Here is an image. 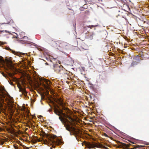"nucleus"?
Returning a JSON list of instances; mask_svg holds the SVG:
<instances>
[{
	"label": "nucleus",
	"instance_id": "f257e3e1",
	"mask_svg": "<svg viewBox=\"0 0 149 149\" xmlns=\"http://www.w3.org/2000/svg\"><path fill=\"white\" fill-rule=\"evenodd\" d=\"M4 88L0 85V105L2 107L4 100L7 101L8 106V110L11 114H13L16 109L13 97L9 96L8 98H5V93L3 91Z\"/></svg>",
	"mask_w": 149,
	"mask_h": 149
},
{
	"label": "nucleus",
	"instance_id": "f03ea898",
	"mask_svg": "<svg viewBox=\"0 0 149 149\" xmlns=\"http://www.w3.org/2000/svg\"><path fill=\"white\" fill-rule=\"evenodd\" d=\"M13 58L11 57H6L5 58V61L2 59V57L0 56V63H4L5 68L6 70L11 69L13 67L12 60Z\"/></svg>",
	"mask_w": 149,
	"mask_h": 149
},
{
	"label": "nucleus",
	"instance_id": "7ed1b4c3",
	"mask_svg": "<svg viewBox=\"0 0 149 149\" xmlns=\"http://www.w3.org/2000/svg\"><path fill=\"white\" fill-rule=\"evenodd\" d=\"M54 43L57 49L60 51L68 49L69 45L68 43L61 40L56 41Z\"/></svg>",
	"mask_w": 149,
	"mask_h": 149
},
{
	"label": "nucleus",
	"instance_id": "20e7f679",
	"mask_svg": "<svg viewBox=\"0 0 149 149\" xmlns=\"http://www.w3.org/2000/svg\"><path fill=\"white\" fill-rule=\"evenodd\" d=\"M42 136L44 137H47V138L46 139H42V140L44 141V142L45 144H50V145H52V146H54V145H57V143L56 142V140H55L53 138L49 137L48 135L45 133L43 134Z\"/></svg>",
	"mask_w": 149,
	"mask_h": 149
},
{
	"label": "nucleus",
	"instance_id": "39448f33",
	"mask_svg": "<svg viewBox=\"0 0 149 149\" xmlns=\"http://www.w3.org/2000/svg\"><path fill=\"white\" fill-rule=\"evenodd\" d=\"M71 114V111L68 109L65 108H64L61 113V115H62L63 117L68 118L71 121H73V119L70 116Z\"/></svg>",
	"mask_w": 149,
	"mask_h": 149
},
{
	"label": "nucleus",
	"instance_id": "423d86ee",
	"mask_svg": "<svg viewBox=\"0 0 149 149\" xmlns=\"http://www.w3.org/2000/svg\"><path fill=\"white\" fill-rule=\"evenodd\" d=\"M54 69L55 72L59 74L60 75L65 69L62 65L58 64L54 65Z\"/></svg>",
	"mask_w": 149,
	"mask_h": 149
},
{
	"label": "nucleus",
	"instance_id": "0eeeda50",
	"mask_svg": "<svg viewBox=\"0 0 149 149\" xmlns=\"http://www.w3.org/2000/svg\"><path fill=\"white\" fill-rule=\"evenodd\" d=\"M88 145L89 148H93L95 147L100 148H103L106 149L107 148V147H106L99 143H94L93 144L89 143Z\"/></svg>",
	"mask_w": 149,
	"mask_h": 149
},
{
	"label": "nucleus",
	"instance_id": "6e6552de",
	"mask_svg": "<svg viewBox=\"0 0 149 149\" xmlns=\"http://www.w3.org/2000/svg\"><path fill=\"white\" fill-rule=\"evenodd\" d=\"M69 72H68L65 69L60 75L62 79L67 80V79L69 77Z\"/></svg>",
	"mask_w": 149,
	"mask_h": 149
},
{
	"label": "nucleus",
	"instance_id": "1a4fd4ad",
	"mask_svg": "<svg viewBox=\"0 0 149 149\" xmlns=\"http://www.w3.org/2000/svg\"><path fill=\"white\" fill-rule=\"evenodd\" d=\"M58 118L61 120L62 123L64 125V127H65L66 130L70 132V134L71 135L72 134L71 132V127L70 126V123H65V122H64L63 120H62V119H60V117H59Z\"/></svg>",
	"mask_w": 149,
	"mask_h": 149
},
{
	"label": "nucleus",
	"instance_id": "9d476101",
	"mask_svg": "<svg viewBox=\"0 0 149 149\" xmlns=\"http://www.w3.org/2000/svg\"><path fill=\"white\" fill-rule=\"evenodd\" d=\"M17 87L19 89V91L22 93V94L25 96H26L27 95V92L26 91L25 88H24L22 87L21 86L20 84H17Z\"/></svg>",
	"mask_w": 149,
	"mask_h": 149
},
{
	"label": "nucleus",
	"instance_id": "9b49d317",
	"mask_svg": "<svg viewBox=\"0 0 149 149\" xmlns=\"http://www.w3.org/2000/svg\"><path fill=\"white\" fill-rule=\"evenodd\" d=\"M23 39V40H22L21 41V42L22 44H31L33 43V42H29L27 41L28 40H29L28 38L26 36H24L22 38Z\"/></svg>",
	"mask_w": 149,
	"mask_h": 149
},
{
	"label": "nucleus",
	"instance_id": "f8f14e48",
	"mask_svg": "<svg viewBox=\"0 0 149 149\" xmlns=\"http://www.w3.org/2000/svg\"><path fill=\"white\" fill-rule=\"evenodd\" d=\"M45 82L46 84H47V85H44V88L46 89H49L50 88L49 84L50 83V81L46 79L45 80Z\"/></svg>",
	"mask_w": 149,
	"mask_h": 149
},
{
	"label": "nucleus",
	"instance_id": "ddd939ff",
	"mask_svg": "<svg viewBox=\"0 0 149 149\" xmlns=\"http://www.w3.org/2000/svg\"><path fill=\"white\" fill-rule=\"evenodd\" d=\"M59 117L61 118V119H62V120H63L64 122H65V123H70L71 124H72L71 121L67 119V118H65L64 117H63V116H59Z\"/></svg>",
	"mask_w": 149,
	"mask_h": 149
},
{
	"label": "nucleus",
	"instance_id": "4468645a",
	"mask_svg": "<svg viewBox=\"0 0 149 149\" xmlns=\"http://www.w3.org/2000/svg\"><path fill=\"white\" fill-rule=\"evenodd\" d=\"M144 148L143 149H149V148H147L148 147L147 146H144L141 145H137L136 146H134V147L133 148H132V149H136L137 148Z\"/></svg>",
	"mask_w": 149,
	"mask_h": 149
},
{
	"label": "nucleus",
	"instance_id": "2eb2a0df",
	"mask_svg": "<svg viewBox=\"0 0 149 149\" xmlns=\"http://www.w3.org/2000/svg\"><path fill=\"white\" fill-rule=\"evenodd\" d=\"M54 112L58 116H61V115L62 112L58 110L57 109L54 110Z\"/></svg>",
	"mask_w": 149,
	"mask_h": 149
},
{
	"label": "nucleus",
	"instance_id": "dca6fc26",
	"mask_svg": "<svg viewBox=\"0 0 149 149\" xmlns=\"http://www.w3.org/2000/svg\"><path fill=\"white\" fill-rule=\"evenodd\" d=\"M33 142L35 143L37 142L40 141V140L36 136H34L33 139Z\"/></svg>",
	"mask_w": 149,
	"mask_h": 149
},
{
	"label": "nucleus",
	"instance_id": "f3484780",
	"mask_svg": "<svg viewBox=\"0 0 149 149\" xmlns=\"http://www.w3.org/2000/svg\"><path fill=\"white\" fill-rule=\"evenodd\" d=\"M99 77L100 79L104 80L105 79L106 76L104 74H101L99 75Z\"/></svg>",
	"mask_w": 149,
	"mask_h": 149
},
{
	"label": "nucleus",
	"instance_id": "a211bd4d",
	"mask_svg": "<svg viewBox=\"0 0 149 149\" xmlns=\"http://www.w3.org/2000/svg\"><path fill=\"white\" fill-rule=\"evenodd\" d=\"M56 102L60 105H62L63 104V100L61 98L57 99Z\"/></svg>",
	"mask_w": 149,
	"mask_h": 149
},
{
	"label": "nucleus",
	"instance_id": "6ab92c4d",
	"mask_svg": "<svg viewBox=\"0 0 149 149\" xmlns=\"http://www.w3.org/2000/svg\"><path fill=\"white\" fill-rule=\"evenodd\" d=\"M76 131V129L74 127H71V132H75Z\"/></svg>",
	"mask_w": 149,
	"mask_h": 149
},
{
	"label": "nucleus",
	"instance_id": "aec40b11",
	"mask_svg": "<svg viewBox=\"0 0 149 149\" xmlns=\"http://www.w3.org/2000/svg\"><path fill=\"white\" fill-rule=\"evenodd\" d=\"M134 59L135 60H137L138 61H139V57L138 56H134Z\"/></svg>",
	"mask_w": 149,
	"mask_h": 149
},
{
	"label": "nucleus",
	"instance_id": "412c9836",
	"mask_svg": "<svg viewBox=\"0 0 149 149\" xmlns=\"http://www.w3.org/2000/svg\"><path fill=\"white\" fill-rule=\"evenodd\" d=\"M1 74L2 75L5 77L7 78V77H8L7 75L6 74L4 73V72H2Z\"/></svg>",
	"mask_w": 149,
	"mask_h": 149
},
{
	"label": "nucleus",
	"instance_id": "4be33fe9",
	"mask_svg": "<svg viewBox=\"0 0 149 149\" xmlns=\"http://www.w3.org/2000/svg\"><path fill=\"white\" fill-rule=\"evenodd\" d=\"M11 52L15 54H16V52L15 51H13L12 50L10 49L9 48H8Z\"/></svg>",
	"mask_w": 149,
	"mask_h": 149
},
{
	"label": "nucleus",
	"instance_id": "5701e85b",
	"mask_svg": "<svg viewBox=\"0 0 149 149\" xmlns=\"http://www.w3.org/2000/svg\"><path fill=\"white\" fill-rule=\"evenodd\" d=\"M8 75L10 76V77H13V74L11 73H8Z\"/></svg>",
	"mask_w": 149,
	"mask_h": 149
},
{
	"label": "nucleus",
	"instance_id": "b1692460",
	"mask_svg": "<svg viewBox=\"0 0 149 149\" xmlns=\"http://www.w3.org/2000/svg\"><path fill=\"white\" fill-rule=\"evenodd\" d=\"M137 63H136L135 61H133V62L131 64L133 65L134 64H137Z\"/></svg>",
	"mask_w": 149,
	"mask_h": 149
},
{
	"label": "nucleus",
	"instance_id": "393cba45",
	"mask_svg": "<svg viewBox=\"0 0 149 149\" xmlns=\"http://www.w3.org/2000/svg\"><path fill=\"white\" fill-rule=\"evenodd\" d=\"M104 135L106 137H109L108 135L106 133H104Z\"/></svg>",
	"mask_w": 149,
	"mask_h": 149
},
{
	"label": "nucleus",
	"instance_id": "a878e982",
	"mask_svg": "<svg viewBox=\"0 0 149 149\" xmlns=\"http://www.w3.org/2000/svg\"><path fill=\"white\" fill-rule=\"evenodd\" d=\"M57 58H53V57H52V58H51V59L52 60H51L50 61L51 62L53 60H54V61L56 60V59Z\"/></svg>",
	"mask_w": 149,
	"mask_h": 149
},
{
	"label": "nucleus",
	"instance_id": "bb28decb",
	"mask_svg": "<svg viewBox=\"0 0 149 149\" xmlns=\"http://www.w3.org/2000/svg\"><path fill=\"white\" fill-rule=\"evenodd\" d=\"M70 77L69 76V77H68V78L67 79V80H69L70 79Z\"/></svg>",
	"mask_w": 149,
	"mask_h": 149
},
{
	"label": "nucleus",
	"instance_id": "cd10ccee",
	"mask_svg": "<svg viewBox=\"0 0 149 149\" xmlns=\"http://www.w3.org/2000/svg\"><path fill=\"white\" fill-rule=\"evenodd\" d=\"M45 64L47 65H48V64L47 63H46Z\"/></svg>",
	"mask_w": 149,
	"mask_h": 149
},
{
	"label": "nucleus",
	"instance_id": "c85d7f7f",
	"mask_svg": "<svg viewBox=\"0 0 149 149\" xmlns=\"http://www.w3.org/2000/svg\"><path fill=\"white\" fill-rule=\"evenodd\" d=\"M50 148H51V149H52V147H51Z\"/></svg>",
	"mask_w": 149,
	"mask_h": 149
}]
</instances>
